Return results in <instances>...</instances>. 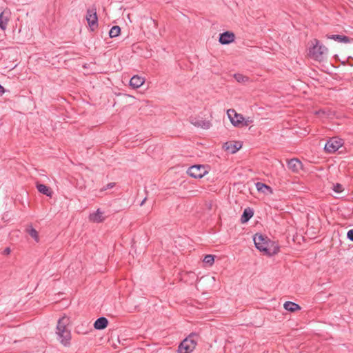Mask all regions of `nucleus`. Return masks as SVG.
<instances>
[{
	"instance_id": "32",
	"label": "nucleus",
	"mask_w": 353,
	"mask_h": 353,
	"mask_svg": "<svg viewBox=\"0 0 353 353\" xmlns=\"http://www.w3.org/2000/svg\"><path fill=\"white\" fill-rule=\"evenodd\" d=\"M145 200H146V198H145V199L143 200V201H142V202H141V205H143V203H145Z\"/></svg>"
},
{
	"instance_id": "11",
	"label": "nucleus",
	"mask_w": 353,
	"mask_h": 353,
	"mask_svg": "<svg viewBox=\"0 0 353 353\" xmlns=\"http://www.w3.org/2000/svg\"><path fill=\"white\" fill-rule=\"evenodd\" d=\"M234 33L227 31L220 34L219 42L221 44H229L234 41Z\"/></svg>"
},
{
	"instance_id": "7",
	"label": "nucleus",
	"mask_w": 353,
	"mask_h": 353,
	"mask_svg": "<svg viewBox=\"0 0 353 353\" xmlns=\"http://www.w3.org/2000/svg\"><path fill=\"white\" fill-rule=\"evenodd\" d=\"M343 144V140L338 138L330 139L325 145V150L332 153L338 150Z\"/></svg>"
},
{
	"instance_id": "3",
	"label": "nucleus",
	"mask_w": 353,
	"mask_h": 353,
	"mask_svg": "<svg viewBox=\"0 0 353 353\" xmlns=\"http://www.w3.org/2000/svg\"><path fill=\"white\" fill-rule=\"evenodd\" d=\"M312 47L310 49L309 55L314 60L321 61L325 59L327 53V48L320 44L319 40L314 39L311 41Z\"/></svg>"
},
{
	"instance_id": "2",
	"label": "nucleus",
	"mask_w": 353,
	"mask_h": 353,
	"mask_svg": "<svg viewBox=\"0 0 353 353\" xmlns=\"http://www.w3.org/2000/svg\"><path fill=\"white\" fill-rule=\"evenodd\" d=\"M70 324V318L65 315L63 316L58 320L56 334L58 336V340L64 346L70 344L71 340V332L68 328Z\"/></svg>"
},
{
	"instance_id": "16",
	"label": "nucleus",
	"mask_w": 353,
	"mask_h": 353,
	"mask_svg": "<svg viewBox=\"0 0 353 353\" xmlns=\"http://www.w3.org/2000/svg\"><path fill=\"white\" fill-rule=\"evenodd\" d=\"M37 188L40 193L45 194L47 196L51 197L52 195V190L43 184L37 183Z\"/></svg>"
},
{
	"instance_id": "10",
	"label": "nucleus",
	"mask_w": 353,
	"mask_h": 353,
	"mask_svg": "<svg viewBox=\"0 0 353 353\" xmlns=\"http://www.w3.org/2000/svg\"><path fill=\"white\" fill-rule=\"evenodd\" d=\"M241 147V143L238 141H229L225 143L223 145V148L225 149V150L232 154L236 152Z\"/></svg>"
},
{
	"instance_id": "29",
	"label": "nucleus",
	"mask_w": 353,
	"mask_h": 353,
	"mask_svg": "<svg viewBox=\"0 0 353 353\" xmlns=\"http://www.w3.org/2000/svg\"><path fill=\"white\" fill-rule=\"evenodd\" d=\"M347 238L353 241V229L350 230L347 233Z\"/></svg>"
},
{
	"instance_id": "28",
	"label": "nucleus",
	"mask_w": 353,
	"mask_h": 353,
	"mask_svg": "<svg viewBox=\"0 0 353 353\" xmlns=\"http://www.w3.org/2000/svg\"><path fill=\"white\" fill-rule=\"evenodd\" d=\"M114 185H115L114 183H109L105 186H104L102 188H101L100 192H103V191H105V190H107L108 189H111V188H114Z\"/></svg>"
},
{
	"instance_id": "21",
	"label": "nucleus",
	"mask_w": 353,
	"mask_h": 353,
	"mask_svg": "<svg viewBox=\"0 0 353 353\" xmlns=\"http://www.w3.org/2000/svg\"><path fill=\"white\" fill-rule=\"evenodd\" d=\"M120 32L121 28L119 26H113L109 32V35L111 38L116 37L120 34Z\"/></svg>"
},
{
	"instance_id": "25",
	"label": "nucleus",
	"mask_w": 353,
	"mask_h": 353,
	"mask_svg": "<svg viewBox=\"0 0 353 353\" xmlns=\"http://www.w3.org/2000/svg\"><path fill=\"white\" fill-rule=\"evenodd\" d=\"M195 125L200 126L203 128L208 129L210 126V123L209 121H199L198 123H194Z\"/></svg>"
},
{
	"instance_id": "9",
	"label": "nucleus",
	"mask_w": 353,
	"mask_h": 353,
	"mask_svg": "<svg viewBox=\"0 0 353 353\" xmlns=\"http://www.w3.org/2000/svg\"><path fill=\"white\" fill-rule=\"evenodd\" d=\"M10 16L11 12L9 9H5L0 14V28L3 30L6 29Z\"/></svg>"
},
{
	"instance_id": "18",
	"label": "nucleus",
	"mask_w": 353,
	"mask_h": 353,
	"mask_svg": "<svg viewBox=\"0 0 353 353\" xmlns=\"http://www.w3.org/2000/svg\"><path fill=\"white\" fill-rule=\"evenodd\" d=\"M256 188L259 192L265 194H272L273 192L272 188L270 186L261 182H257L256 183Z\"/></svg>"
},
{
	"instance_id": "12",
	"label": "nucleus",
	"mask_w": 353,
	"mask_h": 353,
	"mask_svg": "<svg viewBox=\"0 0 353 353\" xmlns=\"http://www.w3.org/2000/svg\"><path fill=\"white\" fill-rule=\"evenodd\" d=\"M288 167L293 172H298L302 168V163L297 159H292L288 161Z\"/></svg>"
},
{
	"instance_id": "5",
	"label": "nucleus",
	"mask_w": 353,
	"mask_h": 353,
	"mask_svg": "<svg viewBox=\"0 0 353 353\" xmlns=\"http://www.w3.org/2000/svg\"><path fill=\"white\" fill-rule=\"evenodd\" d=\"M208 173L206 168L201 165H195L191 166L188 170V174L195 179L202 178L205 174Z\"/></svg>"
},
{
	"instance_id": "24",
	"label": "nucleus",
	"mask_w": 353,
	"mask_h": 353,
	"mask_svg": "<svg viewBox=\"0 0 353 353\" xmlns=\"http://www.w3.org/2000/svg\"><path fill=\"white\" fill-rule=\"evenodd\" d=\"M214 258L213 255H206L203 259V262L209 265H212L214 263Z\"/></svg>"
},
{
	"instance_id": "22",
	"label": "nucleus",
	"mask_w": 353,
	"mask_h": 353,
	"mask_svg": "<svg viewBox=\"0 0 353 353\" xmlns=\"http://www.w3.org/2000/svg\"><path fill=\"white\" fill-rule=\"evenodd\" d=\"M27 232L37 242L39 241L38 232L35 229L30 228L27 230Z\"/></svg>"
},
{
	"instance_id": "6",
	"label": "nucleus",
	"mask_w": 353,
	"mask_h": 353,
	"mask_svg": "<svg viewBox=\"0 0 353 353\" xmlns=\"http://www.w3.org/2000/svg\"><path fill=\"white\" fill-rule=\"evenodd\" d=\"M227 114L232 124L235 127H242L243 122V116L237 113L234 109H230L227 111Z\"/></svg>"
},
{
	"instance_id": "8",
	"label": "nucleus",
	"mask_w": 353,
	"mask_h": 353,
	"mask_svg": "<svg viewBox=\"0 0 353 353\" xmlns=\"http://www.w3.org/2000/svg\"><path fill=\"white\" fill-rule=\"evenodd\" d=\"M87 22L92 30L97 27L98 18L95 9H88L86 14Z\"/></svg>"
},
{
	"instance_id": "20",
	"label": "nucleus",
	"mask_w": 353,
	"mask_h": 353,
	"mask_svg": "<svg viewBox=\"0 0 353 353\" xmlns=\"http://www.w3.org/2000/svg\"><path fill=\"white\" fill-rule=\"evenodd\" d=\"M252 216L253 212L250 209H245L241 218V223H246Z\"/></svg>"
},
{
	"instance_id": "4",
	"label": "nucleus",
	"mask_w": 353,
	"mask_h": 353,
	"mask_svg": "<svg viewBox=\"0 0 353 353\" xmlns=\"http://www.w3.org/2000/svg\"><path fill=\"white\" fill-rule=\"evenodd\" d=\"M198 336L195 334H190L185 339L178 347V353H190L192 352L197 344Z\"/></svg>"
},
{
	"instance_id": "17",
	"label": "nucleus",
	"mask_w": 353,
	"mask_h": 353,
	"mask_svg": "<svg viewBox=\"0 0 353 353\" xmlns=\"http://www.w3.org/2000/svg\"><path fill=\"white\" fill-rule=\"evenodd\" d=\"M327 38L329 39L335 40L340 43H350L351 41L348 37L339 34L327 35Z\"/></svg>"
},
{
	"instance_id": "26",
	"label": "nucleus",
	"mask_w": 353,
	"mask_h": 353,
	"mask_svg": "<svg viewBox=\"0 0 353 353\" xmlns=\"http://www.w3.org/2000/svg\"><path fill=\"white\" fill-rule=\"evenodd\" d=\"M253 119L252 117H247V118H245L243 117V122L242 123V127L243 126H248L250 124L252 123H253Z\"/></svg>"
},
{
	"instance_id": "19",
	"label": "nucleus",
	"mask_w": 353,
	"mask_h": 353,
	"mask_svg": "<svg viewBox=\"0 0 353 353\" xmlns=\"http://www.w3.org/2000/svg\"><path fill=\"white\" fill-rule=\"evenodd\" d=\"M284 308L288 310V311H290V312H295L296 310H299L301 309L300 306L296 304V303H294L293 302H291V301H287L284 303Z\"/></svg>"
},
{
	"instance_id": "14",
	"label": "nucleus",
	"mask_w": 353,
	"mask_h": 353,
	"mask_svg": "<svg viewBox=\"0 0 353 353\" xmlns=\"http://www.w3.org/2000/svg\"><path fill=\"white\" fill-rule=\"evenodd\" d=\"M145 79L138 75L133 76L130 81V85L133 88H139L143 85Z\"/></svg>"
},
{
	"instance_id": "1",
	"label": "nucleus",
	"mask_w": 353,
	"mask_h": 353,
	"mask_svg": "<svg viewBox=\"0 0 353 353\" xmlns=\"http://www.w3.org/2000/svg\"><path fill=\"white\" fill-rule=\"evenodd\" d=\"M253 240L256 248L268 256H272L279 252V247L278 245L267 236L261 234H256Z\"/></svg>"
},
{
	"instance_id": "30",
	"label": "nucleus",
	"mask_w": 353,
	"mask_h": 353,
	"mask_svg": "<svg viewBox=\"0 0 353 353\" xmlns=\"http://www.w3.org/2000/svg\"><path fill=\"white\" fill-rule=\"evenodd\" d=\"M4 92H5L4 88L0 85V97L2 96Z\"/></svg>"
},
{
	"instance_id": "13",
	"label": "nucleus",
	"mask_w": 353,
	"mask_h": 353,
	"mask_svg": "<svg viewBox=\"0 0 353 353\" xmlns=\"http://www.w3.org/2000/svg\"><path fill=\"white\" fill-rule=\"evenodd\" d=\"M104 219L103 212L100 209H98L95 212L90 214L89 216V220L93 223H101Z\"/></svg>"
},
{
	"instance_id": "15",
	"label": "nucleus",
	"mask_w": 353,
	"mask_h": 353,
	"mask_svg": "<svg viewBox=\"0 0 353 353\" xmlns=\"http://www.w3.org/2000/svg\"><path fill=\"white\" fill-rule=\"evenodd\" d=\"M108 321L105 317H100L94 323V327L97 330H103L107 327Z\"/></svg>"
},
{
	"instance_id": "31",
	"label": "nucleus",
	"mask_w": 353,
	"mask_h": 353,
	"mask_svg": "<svg viewBox=\"0 0 353 353\" xmlns=\"http://www.w3.org/2000/svg\"><path fill=\"white\" fill-rule=\"evenodd\" d=\"M10 249H9V248H6V249L5 250V252H6V254H9V253H10Z\"/></svg>"
},
{
	"instance_id": "27",
	"label": "nucleus",
	"mask_w": 353,
	"mask_h": 353,
	"mask_svg": "<svg viewBox=\"0 0 353 353\" xmlns=\"http://www.w3.org/2000/svg\"><path fill=\"white\" fill-rule=\"evenodd\" d=\"M333 190L334 192H336L337 193H341L343 192V188L342 185H341L339 183H336V185H334Z\"/></svg>"
},
{
	"instance_id": "23",
	"label": "nucleus",
	"mask_w": 353,
	"mask_h": 353,
	"mask_svg": "<svg viewBox=\"0 0 353 353\" xmlns=\"http://www.w3.org/2000/svg\"><path fill=\"white\" fill-rule=\"evenodd\" d=\"M235 80L239 83H245L248 81V77L241 74H235L234 75Z\"/></svg>"
}]
</instances>
